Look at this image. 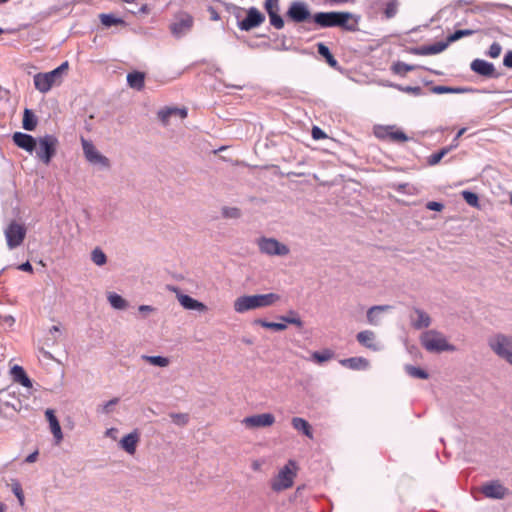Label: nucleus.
<instances>
[{
	"mask_svg": "<svg viewBox=\"0 0 512 512\" xmlns=\"http://www.w3.org/2000/svg\"><path fill=\"white\" fill-rule=\"evenodd\" d=\"M279 300L280 296L276 293L245 295L234 301V310L237 313H245L257 308L271 306Z\"/></svg>",
	"mask_w": 512,
	"mask_h": 512,
	"instance_id": "f257e3e1",
	"label": "nucleus"
},
{
	"mask_svg": "<svg viewBox=\"0 0 512 512\" xmlns=\"http://www.w3.org/2000/svg\"><path fill=\"white\" fill-rule=\"evenodd\" d=\"M68 67L69 64L65 61L52 71L35 74L33 77L35 89L40 93H47L54 85L61 84Z\"/></svg>",
	"mask_w": 512,
	"mask_h": 512,
	"instance_id": "f03ea898",
	"label": "nucleus"
},
{
	"mask_svg": "<svg viewBox=\"0 0 512 512\" xmlns=\"http://www.w3.org/2000/svg\"><path fill=\"white\" fill-rule=\"evenodd\" d=\"M489 348L512 365V334L496 333L488 338Z\"/></svg>",
	"mask_w": 512,
	"mask_h": 512,
	"instance_id": "7ed1b4c3",
	"label": "nucleus"
},
{
	"mask_svg": "<svg viewBox=\"0 0 512 512\" xmlns=\"http://www.w3.org/2000/svg\"><path fill=\"white\" fill-rule=\"evenodd\" d=\"M297 475V465L293 460H289L271 480V489L274 492H281L289 489L294 484V479Z\"/></svg>",
	"mask_w": 512,
	"mask_h": 512,
	"instance_id": "20e7f679",
	"label": "nucleus"
},
{
	"mask_svg": "<svg viewBox=\"0 0 512 512\" xmlns=\"http://www.w3.org/2000/svg\"><path fill=\"white\" fill-rule=\"evenodd\" d=\"M421 344L430 352L454 351L455 347L449 344L445 336L436 331L428 330L421 335Z\"/></svg>",
	"mask_w": 512,
	"mask_h": 512,
	"instance_id": "39448f33",
	"label": "nucleus"
},
{
	"mask_svg": "<svg viewBox=\"0 0 512 512\" xmlns=\"http://www.w3.org/2000/svg\"><path fill=\"white\" fill-rule=\"evenodd\" d=\"M58 146V139L52 134H46L38 139V146L36 145L37 158L48 165L54 155L56 154Z\"/></svg>",
	"mask_w": 512,
	"mask_h": 512,
	"instance_id": "423d86ee",
	"label": "nucleus"
},
{
	"mask_svg": "<svg viewBox=\"0 0 512 512\" xmlns=\"http://www.w3.org/2000/svg\"><path fill=\"white\" fill-rule=\"evenodd\" d=\"M81 145L84 157L89 164L103 170H107L110 168V160L99 152V150L95 147L92 141L82 137Z\"/></svg>",
	"mask_w": 512,
	"mask_h": 512,
	"instance_id": "0eeeda50",
	"label": "nucleus"
},
{
	"mask_svg": "<svg viewBox=\"0 0 512 512\" xmlns=\"http://www.w3.org/2000/svg\"><path fill=\"white\" fill-rule=\"evenodd\" d=\"M257 246L262 254L267 256H286L290 249L275 238L260 237L257 239Z\"/></svg>",
	"mask_w": 512,
	"mask_h": 512,
	"instance_id": "6e6552de",
	"label": "nucleus"
},
{
	"mask_svg": "<svg viewBox=\"0 0 512 512\" xmlns=\"http://www.w3.org/2000/svg\"><path fill=\"white\" fill-rule=\"evenodd\" d=\"M193 26V17L188 13L178 14L170 24L171 34L180 39L190 32Z\"/></svg>",
	"mask_w": 512,
	"mask_h": 512,
	"instance_id": "1a4fd4ad",
	"label": "nucleus"
},
{
	"mask_svg": "<svg viewBox=\"0 0 512 512\" xmlns=\"http://www.w3.org/2000/svg\"><path fill=\"white\" fill-rule=\"evenodd\" d=\"M7 246L9 249H14L20 246L26 235V228L17 223L11 222L4 231Z\"/></svg>",
	"mask_w": 512,
	"mask_h": 512,
	"instance_id": "9d476101",
	"label": "nucleus"
},
{
	"mask_svg": "<svg viewBox=\"0 0 512 512\" xmlns=\"http://www.w3.org/2000/svg\"><path fill=\"white\" fill-rule=\"evenodd\" d=\"M286 15L292 21L302 23L310 18L311 13L305 2L296 0L291 2Z\"/></svg>",
	"mask_w": 512,
	"mask_h": 512,
	"instance_id": "9b49d317",
	"label": "nucleus"
},
{
	"mask_svg": "<svg viewBox=\"0 0 512 512\" xmlns=\"http://www.w3.org/2000/svg\"><path fill=\"white\" fill-rule=\"evenodd\" d=\"M241 423L247 429L269 427L275 423V417L271 413L255 414L245 417Z\"/></svg>",
	"mask_w": 512,
	"mask_h": 512,
	"instance_id": "f8f14e48",
	"label": "nucleus"
},
{
	"mask_svg": "<svg viewBox=\"0 0 512 512\" xmlns=\"http://www.w3.org/2000/svg\"><path fill=\"white\" fill-rule=\"evenodd\" d=\"M265 20V16L255 7H251L247 11V16L238 22V27L242 31H250L260 26Z\"/></svg>",
	"mask_w": 512,
	"mask_h": 512,
	"instance_id": "ddd939ff",
	"label": "nucleus"
},
{
	"mask_svg": "<svg viewBox=\"0 0 512 512\" xmlns=\"http://www.w3.org/2000/svg\"><path fill=\"white\" fill-rule=\"evenodd\" d=\"M481 492L487 498L500 500L508 495L509 490L500 481L493 480L485 483L481 487Z\"/></svg>",
	"mask_w": 512,
	"mask_h": 512,
	"instance_id": "4468645a",
	"label": "nucleus"
},
{
	"mask_svg": "<svg viewBox=\"0 0 512 512\" xmlns=\"http://www.w3.org/2000/svg\"><path fill=\"white\" fill-rule=\"evenodd\" d=\"M470 69L474 73L486 78L499 77V73L496 71L494 64L483 59H474L470 64Z\"/></svg>",
	"mask_w": 512,
	"mask_h": 512,
	"instance_id": "2eb2a0df",
	"label": "nucleus"
},
{
	"mask_svg": "<svg viewBox=\"0 0 512 512\" xmlns=\"http://www.w3.org/2000/svg\"><path fill=\"white\" fill-rule=\"evenodd\" d=\"M356 339L360 345L374 352L383 349V345L377 340L375 332L371 330H363L359 332L356 335Z\"/></svg>",
	"mask_w": 512,
	"mask_h": 512,
	"instance_id": "dca6fc26",
	"label": "nucleus"
},
{
	"mask_svg": "<svg viewBox=\"0 0 512 512\" xmlns=\"http://www.w3.org/2000/svg\"><path fill=\"white\" fill-rule=\"evenodd\" d=\"M264 8L269 15L270 24L276 29H282L284 20L279 15V0H265Z\"/></svg>",
	"mask_w": 512,
	"mask_h": 512,
	"instance_id": "f3484780",
	"label": "nucleus"
},
{
	"mask_svg": "<svg viewBox=\"0 0 512 512\" xmlns=\"http://www.w3.org/2000/svg\"><path fill=\"white\" fill-rule=\"evenodd\" d=\"M313 21L321 28L337 27L339 12H318L313 15Z\"/></svg>",
	"mask_w": 512,
	"mask_h": 512,
	"instance_id": "a211bd4d",
	"label": "nucleus"
},
{
	"mask_svg": "<svg viewBox=\"0 0 512 512\" xmlns=\"http://www.w3.org/2000/svg\"><path fill=\"white\" fill-rule=\"evenodd\" d=\"M13 141L15 145H17L19 148L27 151L30 154L33 153L36 149L37 140L29 134L15 132L13 134Z\"/></svg>",
	"mask_w": 512,
	"mask_h": 512,
	"instance_id": "6ab92c4d",
	"label": "nucleus"
},
{
	"mask_svg": "<svg viewBox=\"0 0 512 512\" xmlns=\"http://www.w3.org/2000/svg\"><path fill=\"white\" fill-rule=\"evenodd\" d=\"M359 24V17L350 12H339L338 25L342 29L350 32L357 31Z\"/></svg>",
	"mask_w": 512,
	"mask_h": 512,
	"instance_id": "aec40b11",
	"label": "nucleus"
},
{
	"mask_svg": "<svg viewBox=\"0 0 512 512\" xmlns=\"http://www.w3.org/2000/svg\"><path fill=\"white\" fill-rule=\"evenodd\" d=\"M140 440L139 433L134 430L133 432L125 435L119 442V446L129 455H134Z\"/></svg>",
	"mask_w": 512,
	"mask_h": 512,
	"instance_id": "412c9836",
	"label": "nucleus"
},
{
	"mask_svg": "<svg viewBox=\"0 0 512 512\" xmlns=\"http://www.w3.org/2000/svg\"><path fill=\"white\" fill-rule=\"evenodd\" d=\"M392 306L390 305H376L372 306L367 311V322L372 326H378L382 320V314L386 311H390Z\"/></svg>",
	"mask_w": 512,
	"mask_h": 512,
	"instance_id": "4be33fe9",
	"label": "nucleus"
},
{
	"mask_svg": "<svg viewBox=\"0 0 512 512\" xmlns=\"http://www.w3.org/2000/svg\"><path fill=\"white\" fill-rule=\"evenodd\" d=\"M45 416L49 422L51 433L53 434L56 444H59L63 440V433L58 419L56 418L52 409L45 411Z\"/></svg>",
	"mask_w": 512,
	"mask_h": 512,
	"instance_id": "5701e85b",
	"label": "nucleus"
},
{
	"mask_svg": "<svg viewBox=\"0 0 512 512\" xmlns=\"http://www.w3.org/2000/svg\"><path fill=\"white\" fill-rule=\"evenodd\" d=\"M10 375L14 382L19 383L26 388L32 387V381L26 374L23 367L19 365L12 366L10 369Z\"/></svg>",
	"mask_w": 512,
	"mask_h": 512,
	"instance_id": "b1692460",
	"label": "nucleus"
},
{
	"mask_svg": "<svg viewBox=\"0 0 512 512\" xmlns=\"http://www.w3.org/2000/svg\"><path fill=\"white\" fill-rule=\"evenodd\" d=\"M341 365L347 367L351 370H367L370 367L369 361L364 357H350L347 359H342L340 361Z\"/></svg>",
	"mask_w": 512,
	"mask_h": 512,
	"instance_id": "393cba45",
	"label": "nucleus"
},
{
	"mask_svg": "<svg viewBox=\"0 0 512 512\" xmlns=\"http://www.w3.org/2000/svg\"><path fill=\"white\" fill-rule=\"evenodd\" d=\"M179 303L187 310L204 311L206 306L189 295L177 293Z\"/></svg>",
	"mask_w": 512,
	"mask_h": 512,
	"instance_id": "a878e982",
	"label": "nucleus"
},
{
	"mask_svg": "<svg viewBox=\"0 0 512 512\" xmlns=\"http://www.w3.org/2000/svg\"><path fill=\"white\" fill-rule=\"evenodd\" d=\"M292 427L297 430L298 432H301L309 439H313V430L311 425L307 420L301 417H293L291 420Z\"/></svg>",
	"mask_w": 512,
	"mask_h": 512,
	"instance_id": "bb28decb",
	"label": "nucleus"
},
{
	"mask_svg": "<svg viewBox=\"0 0 512 512\" xmlns=\"http://www.w3.org/2000/svg\"><path fill=\"white\" fill-rule=\"evenodd\" d=\"M414 313L417 316L416 319H411V324L415 329L427 328L431 324L430 316L419 308L414 309Z\"/></svg>",
	"mask_w": 512,
	"mask_h": 512,
	"instance_id": "cd10ccee",
	"label": "nucleus"
},
{
	"mask_svg": "<svg viewBox=\"0 0 512 512\" xmlns=\"http://www.w3.org/2000/svg\"><path fill=\"white\" fill-rule=\"evenodd\" d=\"M107 299L109 304L116 310H125L128 307V302L117 293H109Z\"/></svg>",
	"mask_w": 512,
	"mask_h": 512,
	"instance_id": "c85d7f7f",
	"label": "nucleus"
},
{
	"mask_svg": "<svg viewBox=\"0 0 512 512\" xmlns=\"http://www.w3.org/2000/svg\"><path fill=\"white\" fill-rule=\"evenodd\" d=\"M127 83L131 88L140 90L144 87V74L133 72L127 75Z\"/></svg>",
	"mask_w": 512,
	"mask_h": 512,
	"instance_id": "c756f323",
	"label": "nucleus"
},
{
	"mask_svg": "<svg viewBox=\"0 0 512 512\" xmlns=\"http://www.w3.org/2000/svg\"><path fill=\"white\" fill-rule=\"evenodd\" d=\"M23 128L27 131H33L37 126V117L30 109H25L23 114Z\"/></svg>",
	"mask_w": 512,
	"mask_h": 512,
	"instance_id": "7c9ffc66",
	"label": "nucleus"
},
{
	"mask_svg": "<svg viewBox=\"0 0 512 512\" xmlns=\"http://www.w3.org/2000/svg\"><path fill=\"white\" fill-rule=\"evenodd\" d=\"M317 50L318 53L325 58V60L331 67L336 68L338 66L337 60L334 58L329 48L324 43H318Z\"/></svg>",
	"mask_w": 512,
	"mask_h": 512,
	"instance_id": "2f4dec72",
	"label": "nucleus"
},
{
	"mask_svg": "<svg viewBox=\"0 0 512 512\" xmlns=\"http://www.w3.org/2000/svg\"><path fill=\"white\" fill-rule=\"evenodd\" d=\"M141 359L157 367H167L170 364V360L164 356H149L142 355Z\"/></svg>",
	"mask_w": 512,
	"mask_h": 512,
	"instance_id": "473e14b6",
	"label": "nucleus"
},
{
	"mask_svg": "<svg viewBox=\"0 0 512 512\" xmlns=\"http://www.w3.org/2000/svg\"><path fill=\"white\" fill-rule=\"evenodd\" d=\"M172 114H178L181 118H185L187 116V110L179 108H168L166 110L159 111L158 115L163 122H167L168 118Z\"/></svg>",
	"mask_w": 512,
	"mask_h": 512,
	"instance_id": "72a5a7b5",
	"label": "nucleus"
},
{
	"mask_svg": "<svg viewBox=\"0 0 512 512\" xmlns=\"http://www.w3.org/2000/svg\"><path fill=\"white\" fill-rule=\"evenodd\" d=\"M254 323L257 325H260L264 328L272 329L275 331H282L287 328V325L283 321L282 322H269V321H266L263 319H256L254 321Z\"/></svg>",
	"mask_w": 512,
	"mask_h": 512,
	"instance_id": "f704fd0d",
	"label": "nucleus"
},
{
	"mask_svg": "<svg viewBox=\"0 0 512 512\" xmlns=\"http://www.w3.org/2000/svg\"><path fill=\"white\" fill-rule=\"evenodd\" d=\"M279 319L283 321L285 324H292L299 328L303 326L302 320L300 319L298 314L293 310L289 311L288 315L280 316Z\"/></svg>",
	"mask_w": 512,
	"mask_h": 512,
	"instance_id": "c9c22d12",
	"label": "nucleus"
},
{
	"mask_svg": "<svg viewBox=\"0 0 512 512\" xmlns=\"http://www.w3.org/2000/svg\"><path fill=\"white\" fill-rule=\"evenodd\" d=\"M450 151H451V147L442 148L438 152L431 154L427 159V163L430 166H434V165L438 164L441 161V159L444 156H446Z\"/></svg>",
	"mask_w": 512,
	"mask_h": 512,
	"instance_id": "e433bc0d",
	"label": "nucleus"
},
{
	"mask_svg": "<svg viewBox=\"0 0 512 512\" xmlns=\"http://www.w3.org/2000/svg\"><path fill=\"white\" fill-rule=\"evenodd\" d=\"M386 86L394 87L402 92L413 94L415 96H421L423 95L422 88L419 86H401L393 83H389Z\"/></svg>",
	"mask_w": 512,
	"mask_h": 512,
	"instance_id": "4c0bfd02",
	"label": "nucleus"
},
{
	"mask_svg": "<svg viewBox=\"0 0 512 512\" xmlns=\"http://www.w3.org/2000/svg\"><path fill=\"white\" fill-rule=\"evenodd\" d=\"M91 260L97 266H103L107 262L105 253L100 248H95L91 252Z\"/></svg>",
	"mask_w": 512,
	"mask_h": 512,
	"instance_id": "58836bf2",
	"label": "nucleus"
},
{
	"mask_svg": "<svg viewBox=\"0 0 512 512\" xmlns=\"http://www.w3.org/2000/svg\"><path fill=\"white\" fill-rule=\"evenodd\" d=\"M405 371L407 372V374L409 376H411L413 378H419V379H427L428 378V373L419 367H415L412 365H406Z\"/></svg>",
	"mask_w": 512,
	"mask_h": 512,
	"instance_id": "ea45409f",
	"label": "nucleus"
},
{
	"mask_svg": "<svg viewBox=\"0 0 512 512\" xmlns=\"http://www.w3.org/2000/svg\"><path fill=\"white\" fill-rule=\"evenodd\" d=\"M312 360L317 363H323L330 360L333 357V352L330 349H325L321 352L315 351L311 355Z\"/></svg>",
	"mask_w": 512,
	"mask_h": 512,
	"instance_id": "a19ab883",
	"label": "nucleus"
},
{
	"mask_svg": "<svg viewBox=\"0 0 512 512\" xmlns=\"http://www.w3.org/2000/svg\"><path fill=\"white\" fill-rule=\"evenodd\" d=\"M461 195L468 205L475 208L479 207V198L476 193L464 190L461 192Z\"/></svg>",
	"mask_w": 512,
	"mask_h": 512,
	"instance_id": "79ce46f5",
	"label": "nucleus"
},
{
	"mask_svg": "<svg viewBox=\"0 0 512 512\" xmlns=\"http://www.w3.org/2000/svg\"><path fill=\"white\" fill-rule=\"evenodd\" d=\"M100 21L106 27H111V26H114V25H118V24L124 23L122 19L116 18L112 14H101L100 15Z\"/></svg>",
	"mask_w": 512,
	"mask_h": 512,
	"instance_id": "37998d69",
	"label": "nucleus"
},
{
	"mask_svg": "<svg viewBox=\"0 0 512 512\" xmlns=\"http://www.w3.org/2000/svg\"><path fill=\"white\" fill-rule=\"evenodd\" d=\"M474 33H475V31L471 30V29L456 30L454 33H452L451 35L448 36L447 41L450 44L452 42H455V41L461 39L462 37L471 36Z\"/></svg>",
	"mask_w": 512,
	"mask_h": 512,
	"instance_id": "c03bdc74",
	"label": "nucleus"
},
{
	"mask_svg": "<svg viewBox=\"0 0 512 512\" xmlns=\"http://www.w3.org/2000/svg\"><path fill=\"white\" fill-rule=\"evenodd\" d=\"M448 45H449V42L447 40L427 45L429 55H436V54L443 52L448 47Z\"/></svg>",
	"mask_w": 512,
	"mask_h": 512,
	"instance_id": "a18cd8bd",
	"label": "nucleus"
},
{
	"mask_svg": "<svg viewBox=\"0 0 512 512\" xmlns=\"http://www.w3.org/2000/svg\"><path fill=\"white\" fill-rule=\"evenodd\" d=\"M392 70L396 74L405 75L406 73L414 70V66L399 61L392 66Z\"/></svg>",
	"mask_w": 512,
	"mask_h": 512,
	"instance_id": "49530a36",
	"label": "nucleus"
},
{
	"mask_svg": "<svg viewBox=\"0 0 512 512\" xmlns=\"http://www.w3.org/2000/svg\"><path fill=\"white\" fill-rule=\"evenodd\" d=\"M398 11V2L397 0H390L385 7L384 13L385 16L390 19L393 18Z\"/></svg>",
	"mask_w": 512,
	"mask_h": 512,
	"instance_id": "de8ad7c7",
	"label": "nucleus"
},
{
	"mask_svg": "<svg viewBox=\"0 0 512 512\" xmlns=\"http://www.w3.org/2000/svg\"><path fill=\"white\" fill-rule=\"evenodd\" d=\"M5 393H0V401H1V407H0V413H3L5 408H12L14 411L18 410V407L20 406V401H17L16 403H12L11 401L4 399Z\"/></svg>",
	"mask_w": 512,
	"mask_h": 512,
	"instance_id": "09e8293b",
	"label": "nucleus"
},
{
	"mask_svg": "<svg viewBox=\"0 0 512 512\" xmlns=\"http://www.w3.org/2000/svg\"><path fill=\"white\" fill-rule=\"evenodd\" d=\"M222 215L225 218L236 219L240 217L241 211L236 207H223Z\"/></svg>",
	"mask_w": 512,
	"mask_h": 512,
	"instance_id": "8fccbe9b",
	"label": "nucleus"
},
{
	"mask_svg": "<svg viewBox=\"0 0 512 512\" xmlns=\"http://www.w3.org/2000/svg\"><path fill=\"white\" fill-rule=\"evenodd\" d=\"M174 424L184 426L188 423L189 417L184 413H173L170 415Z\"/></svg>",
	"mask_w": 512,
	"mask_h": 512,
	"instance_id": "3c124183",
	"label": "nucleus"
},
{
	"mask_svg": "<svg viewBox=\"0 0 512 512\" xmlns=\"http://www.w3.org/2000/svg\"><path fill=\"white\" fill-rule=\"evenodd\" d=\"M389 138L398 142H406L409 139L408 136L403 131L395 130V128L390 130Z\"/></svg>",
	"mask_w": 512,
	"mask_h": 512,
	"instance_id": "603ef678",
	"label": "nucleus"
},
{
	"mask_svg": "<svg viewBox=\"0 0 512 512\" xmlns=\"http://www.w3.org/2000/svg\"><path fill=\"white\" fill-rule=\"evenodd\" d=\"M118 402H119L118 398H113V399L107 401L106 403L102 404L101 406H99L98 411L103 414H109L112 411L113 407Z\"/></svg>",
	"mask_w": 512,
	"mask_h": 512,
	"instance_id": "864d4df0",
	"label": "nucleus"
},
{
	"mask_svg": "<svg viewBox=\"0 0 512 512\" xmlns=\"http://www.w3.org/2000/svg\"><path fill=\"white\" fill-rule=\"evenodd\" d=\"M501 51H502L501 45L497 42H494L490 45L486 54L491 58H497L500 56Z\"/></svg>",
	"mask_w": 512,
	"mask_h": 512,
	"instance_id": "5fc2aeb1",
	"label": "nucleus"
},
{
	"mask_svg": "<svg viewBox=\"0 0 512 512\" xmlns=\"http://www.w3.org/2000/svg\"><path fill=\"white\" fill-rule=\"evenodd\" d=\"M394 129V126H378L375 129V135L378 138H386L389 137L390 130Z\"/></svg>",
	"mask_w": 512,
	"mask_h": 512,
	"instance_id": "6e6d98bb",
	"label": "nucleus"
},
{
	"mask_svg": "<svg viewBox=\"0 0 512 512\" xmlns=\"http://www.w3.org/2000/svg\"><path fill=\"white\" fill-rule=\"evenodd\" d=\"M451 91V87L449 86H442V85H438V86H433L432 89H431V92L434 93V94H449V92Z\"/></svg>",
	"mask_w": 512,
	"mask_h": 512,
	"instance_id": "4d7b16f0",
	"label": "nucleus"
},
{
	"mask_svg": "<svg viewBox=\"0 0 512 512\" xmlns=\"http://www.w3.org/2000/svg\"><path fill=\"white\" fill-rule=\"evenodd\" d=\"M426 208L432 211H441L444 205L440 202L430 201L426 204Z\"/></svg>",
	"mask_w": 512,
	"mask_h": 512,
	"instance_id": "13d9d810",
	"label": "nucleus"
},
{
	"mask_svg": "<svg viewBox=\"0 0 512 512\" xmlns=\"http://www.w3.org/2000/svg\"><path fill=\"white\" fill-rule=\"evenodd\" d=\"M465 131H466V128H461V129L457 132V134H456V136L454 137V139H453V141H452L451 145L449 146V147H451V150H453V149H455V148H457V147H458V140H459V138H460V137L465 133Z\"/></svg>",
	"mask_w": 512,
	"mask_h": 512,
	"instance_id": "bf43d9fd",
	"label": "nucleus"
},
{
	"mask_svg": "<svg viewBox=\"0 0 512 512\" xmlns=\"http://www.w3.org/2000/svg\"><path fill=\"white\" fill-rule=\"evenodd\" d=\"M13 492H14L15 496L18 498L20 504H23V502H24V495H23L22 489H21L19 484H16L13 487Z\"/></svg>",
	"mask_w": 512,
	"mask_h": 512,
	"instance_id": "052dcab7",
	"label": "nucleus"
},
{
	"mask_svg": "<svg viewBox=\"0 0 512 512\" xmlns=\"http://www.w3.org/2000/svg\"><path fill=\"white\" fill-rule=\"evenodd\" d=\"M412 53H414L416 55H422V56L429 55L428 46L424 45V46H420V47L414 48L412 50Z\"/></svg>",
	"mask_w": 512,
	"mask_h": 512,
	"instance_id": "680f3d73",
	"label": "nucleus"
},
{
	"mask_svg": "<svg viewBox=\"0 0 512 512\" xmlns=\"http://www.w3.org/2000/svg\"><path fill=\"white\" fill-rule=\"evenodd\" d=\"M503 65L512 69V50L508 51L503 58Z\"/></svg>",
	"mask_w": 512,
	"mask_h": 512,
	"instance_id": "e2e57ef3",
	"label": "nucleus"
},
{
	"mask_svg": "<svg viewBox=\"0 0 512 512\" xmlns=\"http://www.w3.org/2000/svg\"><path fill=\"white\" fill-rule=\"evenodd\" d=\"M117 434H118V429L117 428H114V427H111V428H108L106 431H105V436L106 437H109L113 440H116L117 439Z\"/></svg>",
	"mask_w": 512,
	"mask_h": 512,
	"instance_id": "0e129e2a",
	"label": "nucleus"
},
{
	"mask_svg": "<svg viewBox=\"0 0 512 512\" xmlns=\"http://www.w3.org/2000/svg\"><path fill=\"white\" fill-rule=\"evenodd\" d=\"M312 136L314 139L318 140L325 137L324 132L319 127H314L312 129Z\"/></svg>",
	"mask_w": 512,
	"mask_h": 512,
	"instance_id": "69168bd1",
	"label": "nucleus"
},
{
	"mask_svg": "<svg viewBox=\"0 0 512 512\" xmlns=\"http://www.w3.org/2000/svg\"><path fill=\"white\" fill-rule=\"evenodd\" d=\"M18 269L21 271L29 272V273L33 272V267L29 261H26V262L22 263L21 265H19Z\"/></svg>",
	"mask_w": 512,
	"mask_h": 512,
	"instance_id": "338daca9",
	"label": "nucleus"
},
{
	"mask_svg": "<svg viewBox=\"0 0 512 512\" xmlns=\"http://www.w3.org/2000/svg\"><path fill=\"white\" fill-rule=\"evenodd\" d=\"M37 457H38V451L36 450L26 457L25 462L34 463L37 460Z\"/></svg>",
	"mask_w": 512,
	"mask_h": 512,
	"instance_id": "774afa93",
	"label": "nucleus"
}]
</instances>
